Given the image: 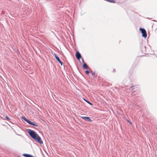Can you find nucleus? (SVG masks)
<instances>
[{"label": "nucleus", "mask_w": 157, "mask_h": 157, "mask_svg": "<svg viewBox=\"0 0 157 157\" xmlns=\"http://www.w3.org/2000/svg\"><path fill=\"white\" fill-rule=\"evenodd\" d=\"M27 132L29 134L32 138L37 141L40 144L43 143V141L40 137L35 132L30 129H28Z\"/></svg>", "instance_id": "obj_1"}, {"label": "nucleus", "mask_w": 157, "mask_h": 157, "mask_svg": "<svg viewBox=\"0 0 157 157\" xmlns=\"http://www.w3.org/2000/svg\"><path fill=\"white\" fill-rule=\"evenodd\" d=\"M83 67L85 69H88L89 68L88 66L85 63H84Z\"/></svg>", "instance_id": "obj_7"}, {"label": "nucleus", "mask_w": 157, "mask_h": 157, "mask_svg": "<svg viewBox=\"0 0 157 157\" xmlns=\"http://www.w3.org/2000/svg\"><path fill=\"white\" fill-rule=\"evenodd\" d=\"M82 62H83V63H84V60L83 59H82Z\"/></svg>", "instance_id": "obj_14"}, {"label": "nucleus", "mask_w": 157, "mask_h": 157, "mask_svg": "<svg viewBox=\"0 0 157 157\" xmlns=\"http://www.w3.org/2000/svg\"><path fill=\"white\" fill-rule=\"evenodd\" d=\"M76 56L77 58L79 60L81 58V56L80 53L78 52H77L76 54Z\"/></svg>", "instance_id": "obj_5"}, {"label": "nucleus", "mask_w": 157, "mask_h": 157, "mask_svg": "<svg viewBox=\"0 0 157 157\" xmlns=\"http://www.w3.org/2000/svg\"><path fill=\"white\" fill-rule=\"evenodd\" d=\"M23 155L25 157H34L33 156H32V155L26 154H23Z\"/></svg>", "instance_id": "obj_8"}, {"label": "nucleus", "mask_w": 157, "mask_h": 157, "mask_svg": "<svg viewBox=\"0 0 157 157\" xmlns=\"http://www.w3.org/2000/svg\"><path fill=\"white\" fill-rule=\"evenodd\" d=\"M127 121H128L129 123H130V124H132V123H131V122H130L129 121V120H127Z\"/></svg>", "instance_id": "obj_12"}, {"label": "nucleus", "mask_w": 157, "mask_h": 157, "mask_svg": "<svg viewBox=\"0 0 157 157\" xmlns=\"http://www.w3.org/2000/svg\"><path fill=\"white\" fill-rule=\"evenodd\" d=\"M95 74V73L94 72H93L92 74V76H94Z\"/></svg>", "instance_id": "obj_11"}, {"label": "nucleus", "mask_w": 157, "mask_h": 157, "mask_svg": "<svg viewBox=\"0 0 157 157\" xmlns=\"http://www.w3.org/2000/svg\"><path fill=\"white\" fill-rule=\"evenodd\" d=\"M115 69H114V70L113 71L115 72Z\"/></svg>", "instance_id": "obj_15"}, {"label": "nucleus", "mask_w": 157, "mask_h": 157, "mask_svg": "<svg viewBox=\"0 0 157 157\" xmlns=\"http://www.w3.org/2000/svg\"><path fill=\"white\" fill-rule=\"evenodd\" d=\"M22 119L25 121L27 122L29 124L33 125L34 126H38V125L37 124H35L34 122H32L30 121L29 120L27 119L25 117H22Z\"/></svg>", "instance_id": "obj_2"}, {"label": "nucleus", "mask_w": 157, "mask_h": 157, "mask_svg": "<svg viewBox=\"0 0 157 157\" xmlns=\"http://www.w3.org/2000/svg\"><path fill=\"white\" fill-rule=\"evenodd\" d=\"M6 118L7 119H9V118L7 116H6Z\"/></svg>", "instance_id": "obj_13"}, {"label": "nucleus", "mask_w": 157, "mask_h": 157, "mask_svg": "<svg viewBox=\"0 0 157 157\" xmlns=\"http://www.w3.org/2000/svg\"><path fill=\"white\" fill-rule=\"evenodd\" d=\"M82 118L84 120L88 121H92V120L91 119L90 117H82Z\"/></svg>", "instance_id": "obj_4"}, {"label": "nucleus", "mask_w": 157, "mask_h": 157, "mask_svg": "<svg viewBox=\"0 0 157 157\" xmlns=\"http://www.w3.org/2000/svg\"><path fill=\"white\" fill-rule=\"evenodd\" d=\"M87 102L88 104H89L90 105H92V103H91V102H90L89 101H86V100H85Z\"/></svg>", "instance_id": "obj_9"}, {"label": "nucleus", "mask_w": 157, "mask_h": 157, "mask_svg": "<svg viewBox=\"0 0 157 157\" xmlns=\"http://www.w3.org/2000/svg\"><path fill=\"white\" fill-rule=\"evenodd\" d=\"M140 30L142 34V36L144 38H146L147 36V34L145 29L143 28H140Z\"/></svg>", "instance_id": "obj_3"}, {"label": "nucleus", "mask_w": 157, "mask_h": 157, "mask_svg": "<svg viewBox=\"0 0 157 157\" xmlns=\"http://www.w3.org/2000/svg\"><path fill=\"white\" fill-rule=\"evenodd\" d=\"M85 73L87 74H88L90 72L88 71H85Z\"/></svg>", "instance_id": "obj_10"}, {"label": "nucleus", "mask_w": 157, "mask_h": 157, "mask_svg": "<svg viewBox=\"0 0 157 157\" xmlns=\"http://www.w3.org/2000/svg\"><path fill=\"white\" fill-rule=\"evenodd\" d=\"M54 56L56 59V60L59 63H60L61 65H62V62L60 61V59H59V57L57 56L56 54H55Z\"/></svg>", "instance_id": "obj_6"}]
</instances>
